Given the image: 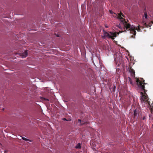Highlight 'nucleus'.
I'll return each mask as SVG.
<instances>
[{"instance_id":"f257e3e1","label":"nucleus","mask_w":153,"mask_h":153,"mask_svg":"<svg viewBox=\"0 0 153 153\" xmlns=\"http://www.w3.org/2000/svg\"><path fill=\"white\" fill-rule=\"evenodd\" d=\"M123 17H125L123 13L120 12V13H118V18L120 19L121 22L123 25V29L124 31H122L120 32L121 33L125 32H126V30H130L131 33L133 34L134 35H136V33L135 31L134 30V27L133 26V25H131L129 23H127L125 20V19L123 18Z\"/></svg>"},{"instance_id":"f03ea898","label":"nucleus","mask_w":153,"mask_h":153,"mask_svg":"<svg viewBox=\"0 0 153 153\" xmlns=\"http://www.w3.org/2000/svg\"><path fill=\"white\" fill-rule=\"evenodd\" d=\"M141 79H142L141 81L138 79H137L136 82L137 83V85L139 88H141L142 91H143L146 93L147 91L145 89V86L143 85V84H145V83H143L144 80L142 78Z\"/></svg>"},{"instance_id":"7ed1b4c3","label":"nucleus","mask_w":153,"mask_h":153,"mask_svg":"<svg viewBox=\"0 0 153 153\" xmlns=\"http://www.w3.org/2000/svg\"><path fill=\"white\" fill-rule=\"evenodd\" d=\"M103 30V34L105 36H106L110 38H111L112 39L114 40V37H116L117 36V33L116 32L113 33L110 32L109 33H111L110 35L108 33L105 31V30Z\"/></svg>"},{"instance_id":"20e7f679","label":"nucleus","mask_w":153,"mask_h":153,"mask_svg":"<svg viewBox=\"0 0 153 153\" xmlns=\"http://www.w3.org/2000/svg\"><path fill=\"white\" fill-rule=\"evenodd\" d=\"M129 71L132 74V76L135 75V71L131 67H130V68H129Z\"/></svg>"},{"instance_id":"39448f33","label":"nucleus","mask_w":153,"mask_h":153,"mask_svg":"<svg viewBox=\"0 0 153 153\" xmlns=\"http://www.w3.org/2000/svg\"><path fill=\"white\" fill-rule=\"evenodd\" d=\"M138 111L137 109L134 110V118L135 119L137 117V114H138Z\"/></svg>"},{"instance_id":"423d86ee","label":"nucleus","mask_w":153,"mask_h":153,"mask_svg":"<svg viewBox=\"0 0 153 153\" xmlns=\"http://www.w3.org/2000/svg\"><path fill=\"white\" fill-rule=\"evenodd\" d=\"M148 97L146 95H143L142 96V97L141 98V100H143V101H145V100H148Z\"/></svg>"},{"instance_id":"0eeeda50","label":"nucleus","mask_w":153,"mask_h":153,"mask_svg":"<svg viewBox=\"0 0 153 153\" xmlns=\"http://www.w3.org/2000/svg\"><path fill=\"white\" fill-rule=\"evenodd\" d=\"M76 149H81V144L80 143H78L75 147Z\"/></svg>"},{"instance_id":"6e6552de","label":"nucleus","mask_w":153,"mask_h":153,"mask_svg":"<svg viewBox=\"0 0 153 153\" xmlns=\"http://www.w3.org/2000/svg\"><path fill=\"white\" fill-rule=\"evenodd\" d=\"M22 54L23 57H26L27 55V50H25L24 53H22Z\"/></svg>"},{"instance_id":"1a4fd4ad","label":"nucleus","mask_w":153,"mask_h":153,"mask_svg":"<svg viewBox=\"0 0 153 153\" xmlns=\"http://www.w3.org/2000/svg\"><path fill=\"white\" fill-rule=\"evenodd\" d=\"M134 27V30L135 31V32H136L135 30H136L137 31L140 32V26H138V28H136V27L134 26H133Z\"/></svg>"},{"instance_id":"9d476101","label":"nucleus","mask_w":153,"mask_h":153,"mask_svg":"<svg viewBox=\"0 0 153 153\" xmlns=\"http://www.w3.org/2000/svg\"><path fill=\"white\" fill-rule=\"evenodd\" d=\"M86 123V122H85L84 120H82L81 121V123L80 124H79V125H80V126L83 125Z\"/></svg>"},{"instance_id":"9b49d317","label":"nucleus","mask_w":153,"mask_h":153,"mask_svg":"<svg viewBox=\"0 0 153 153\" xmlns=\"http://www.w3.org/2000/svg\"><path fill=\"white\" fill-rule=\"evenodd\" d=\"M22 139L24 140H25V141H27L28 140V141H29L30 142H32V141H31V140H30L28 139H27V138H26L25 137H22Z\"/></svg>"},{"instance_id":"f8f14e48","label":"nucleus","mask_w":153,"mask_h":153,"mask_svg":"<svg viewBox=\"0 0 153 153\" xmlns=\"http://www.w3.org/2000/svg\"><path fill=\"white\" fill-rule=\"evenodd\" d=\"M144 17L145 19H147V15L146 12H144Z\"/></svg>"},{"instance_id":"ddd939ff","label":"nucleus","mask_w":153,"mask_h":153,"mask_svg":"<svg viewBox=\"0 0 153 153\" xmlns=\"http://www.w3.org/2000/svg\"><path fill=\"white\" fill-rule=\"evenodd\" d=\"M117 27L120 29H123V27L121 26V25L120 24H119L118 25Z\"/></svg>"},{"instance_id":"4468645a","label":"nucleus","mask_w":153,"mask_h":153,"mask_svg":"<svg viewBox=\"0 0 153 153\" xmlns=\"http://www.w3.org/2000/svg\"><path fill=\"white\" fill-rule=\"evenodd\" d=\"M146 116H144V117H143L142 119L143 120H145L146 119Z\"/></svg>"},{"instance_id":"2eb2a0df","label":"nucleus","mask_w":153,"mask_h":153,"mask_svg":"<svg viewBox=\"0 0 153 153\" xmlns=\"http://www.w3.org/2000/svg\"><path fill=\"white\" fill-rule=\"evenodd\" d=\"M81 121H82V120H81L80 119H78V121L80 123V124L81 123Z\"/></svg>"},{"instance_id":"dca6fc26","label":"nucleus","mask_w":153,"mask_h":153,"mask_svg":"<svg viewBox=\"0 0 153 153\" xmlns=\"http://www.w3.org/2000/svg\"><path fill=\"white\" fill-rule=\"evenodd\" d=\"M44 100L45 101H49V99H46V98H44Z\"/></svg>"},{"instance_id":"f3484780","label":"nucleus","mask_w":153,"mask_h":153,"mask_svg":"<svg viewBox=\"0 0 153 153\" xmlns=\"http://www.w3.org/2000/svg\"><path fill=\"white\" fill-rule=\"evenodd\" d=\"M105 27H106V28H108V26L106 25H105Z\"/></svg>"},{"instance_id":"a211bd4d","label":"nucleus","mask_w":153,"mask_h":153,"mask_svg":"<svg viewBox=\"0 0 153 153\" xmlns=\"http://www.w3.org/2000/svg\"><path fill=\"white\" fill-rule=\"evenodd\" d=\"M63 120H66V119L65 118H64L63 119Z\"/></svg>"},{"instance_id":"6ab92c4d","label":"nucleus","mask_w":153,"mask_h":153,"mask_svg":"<svg viewBox=\"0 0 153 153\" xmlns=\"http://www.w3.org/2000/svg\"><path fill=\"white\" fill-rule=\"evenodd\" d=\"M145 25L146 26H147V25L146 24V23H145Z\"/></svg>"},{"instance_id":"aec40b11","label":"nucleus","mask_w":153,"mask_h":153,"mask_svg":"<svg viewBox=\"0 0 153 153\" xmlns=\"http://www.w3.org/2000/svg\"><path fill=\"white\" fill-rule=\"evenodd\" d=\"M115 88H116V87L114 86V89Z\"/></svg>"},{"instance_id":"412c9836","label":"nucleus","mask_w":153,"mask_h":153,"mask_svg":"<svg viewBox=\"0 0 153 153\" xmlns=\"http://www.w3.org/2000/svg\"><path fill=\"white\" fill-rule=\"evenodd\" d=\"M141 93L142 94H143V93L142 92H141Z\"/></svg>"},{"instance_id":"4be33fe9","label":"nucleus","mask_w":153,"mask_h":153,"mask_svg":"<svg viewBox=\"0 0 153 153\" xmlns=\"http://www.w3.org/2000/svg\"><path fill=\"white\" fill-rule=\"evenodd\" d=\"M152 22V23H153V22Z\"/></svg>"}]
</instances>
